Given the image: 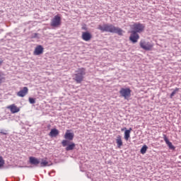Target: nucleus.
Wrapping results in <instances>:
<instances>
[{
    "label": "nucleus",
    "instance_id": "5",
    "mask_svg": "<svg viewBox=\"0 0 181 181\" xmlns=\"http://www.w3.org/2000/svg\"><path fill=\"white\" fill-rule=\"evenodd\" d=\"M62 23V18L59 16H55L51 21V26L52 28H58Z\"/></svg>",
    "mask_w": 181,
    "mask_h": 181
},
{
    "label": "nucleus",
    "instance_id": "9",
    "mask_svg": "<svg viewBox=\"0 0 181 181\" xmlns=\"http://www.w3.org/2000/svg\"><path fill=\"white\" fill-rule=\"evenodd\" d=\"M43 50H44L43 46L37 45L33 52V54L35 56H40V54H43Z\"/></svg>",
    "mask_w": 181,
    "mask_h": 181
},
{
    "label": "nucleus",
    "instance_id": "24",
    "mask_svg": "<svg viewBox=\"0 0 181 181\" xmlns=\"http://www.w3.org/2000/svg\"><path fill=\"white\" fill-rule=\"evenodd\" d=\"M5 162L4 161V158H2V156H0V168H2Z\"/></svg>",
    "mask_w": 181,
    "mask_h": 181
},
{
    "label": "nucleus",
    "instance_id": "14",
    "mask_svg": "<svg viewBox=\"0 0 181 181\" xmlns=\"http://www.w3.org/2000/svg\"><path fill=\"white\" fill-rule=\"evenodd\" d=\"M163 140L165 141L166 145H168V148L174 151L175 147L173 144H172V142L169 141V139H168V137L166 136V134H163Z\"/></svg>",
    "mask_w": 181,
    "mask_h": 181
},
{
    "label": "nucleus",
    "instance_id": "18",
    "mask_svg": "<svg viewBox=\"0 0 181 181\" xmlns=\"http://www.w3.org/2000/svg\"><path fill=\"white\" fill-rule=\"evenodd\" d=\"M116 144L117 145V148H121L122 146V139L121 136L118 135L116 139Z\"/></svg>",
    "mask_w": 181,
    "mask_h": 181
},
{
    "label": "nucleus",
    "instance_id": "25",
    "mask_svg": "<svg viewBox=\"0 0 181 181\" xmlns=\"http://www.w3.org/2000/svg\"><path fill=\"white\" fill-rule=\"evenodd\" d=\"M0 134H2L3 135H6L8 133L6 132V130H1Z\"/></svg>",
    "mask_w": 181,
    "mask_h": 181
},
{
    "label": "nucleus",
    "instance_id": "12",
    "mask_svg": "<svg viewBox=\"0 0 181 181\" xmlns=\"http://www.w3.org/2000/svg\"><path fill=\"white\" fill-rule=\"evenodd\" d=\"M91 37H93V35H91V33L88 32L82 33V39L83 40H85V42H88L91 40Z\"/></svg>",
    "mask_w": 181,
    "mask_h": 181
},
{
    "label": "nucleus",
    "instance_id": "3",
    "mask_svg": "<svg viewBox=\"0 0 181 181\" xmlns=\"http://www.w3.org/2000/svg\"><path fill=\"white\" fill-rule=\"evenodd\" d=\"M145 30V25L139 23H136L132 25V32H135V33H142Z\"/></svg>",
    "mask_w": 181,
    "mask_h": 181
},
{
    "label": "nucleus",
    "instance_id": "21",
    "mask_svg": "<svg viewBox=\"0 0 181 181\" xmlns=\"http://www.w3.org/2000/svg\"><path fill=\"white\" fill-rule=\"evenodd\" d=\"M5 74L3 73H0V84H2L5 81Z\"/></svg>",
    "mask_w": 181,
    "mask_h": 181
},
{
    "label": "nucleus",
    "instance_id": "20",
    "mask_svg": "<svg viewBox=\"0 0 181 181\" xmlns=\"http://www.w3.org/2000/svg\"><path fill=\"white\" fill-rule=\"evenodd\" d=\"M146 151H148V146L144 145L141 148L140 152L142 155H145V153H146Z\"/></svg>",
    "mask_w": 181,
    "mask_h": 181
},
{
    "label": "nucleus",
    "instance_id": "4",
    "mask_svg": "<svg viewBox=\"0 0 181 181\" xmlns=\"http://www.w3.org/2000/svg\"><path fill=\"white\" fill-rule=\"evenodd\" d=\"M121 97H124V100H129L131 97V89L129 88H122L119 90Z\"/></svg>",
    "mask_w": 181,
    "mask_h": 181
},
{
    "label": "nucleus",
    "instance_id": "7",
    "mask_svg": "<svg viewBox=\"0 0 181 181\" xmlns=\"http://www.w3.org/2000/svg\"><path fill=\"white\" fill-rule=\"evenodd\" d=\"M69 141L67 140H63L62 141V146L66 147V151H73V149H74V148H76V144L71 142L70 144H69Z\"/></svg>",
    "mask_w": 181,
    "mask_h": 181
},
{
    "label": "nucleus",
    "instance_id": "19",
    "mask_svg": "<svg viewBox=\"0 0 181 181\" xmlns=\"http://www.w3.org/2000/svg\"><path fill=\"white\" fill-rule=\"evenodd\" d=\"M40 163L41 168H45V166H49V161L45 159H42V161H40Z\"/></svg>",
    "mask_w": 181,
    "mask_h": 181
},
{
    "label": "nucleus",
    "instance_id": "23",
    "mask_svg": "<svg viewBox=\"0 0 181 181\" xmlns=\"http://www.w3.org/2000/svg\"><path fill=\"white\" fill-rule=\"evenodd\" d=\"M29 103L30 104H35L36 103V100L33 98H29Z\"/></svg>",
    "mask_w": 181,
    "mask_h": 181
},
{
    "label": "nucleus",
    "instance_id": "6",
    "mask_svg": "<svg viewBox=\"0 0 181 181\" xmlns=\"http://www.w3.org/2000/svg\"><path fill=\"white\" fill-rule=\"evenodd\" d=\"M140 47H141V49H143L144 50H151V49L153 47V45L149 42L141 40L140 41Z\"/></svg>",
    "mask_w": 181,
    "mask_h": 181
},
{
    "label": "nucleus",
    "instance_id": "26",
    "mask_svg": "<svg viewBox=\"0 0 181 181\" xmlns=\"http://www.w3.org/2000/svg\"><path fill=\"white\" fill-rule=\"evenodd\" d=\"M82 30H87V27L83 26V27H82Z\"/></svg>",
    "mask_w": 181,
    "mask_h": 181
},
{
    "label": "nucleus",
    "instance_id": "8",
    "mask_svg": "<svg viewBox=\"0 0 181 181\" xmlns=\"http://www.w3.org/2000/svg\"><path fill=\"white\" fill-rule=\"evenodd\" d=\"M139 40V35L134 31H131V35L129 37V40L132 42V43H136Z\"/></svg>",
    "mask_w": 181,
    "mask_h": 181
},
{
    "label": "nucleus",
    "instance_id": "13",
    "mask_svg": "<svg viewBox=\"0 0 181 181\" xmlns=\"http://www.w3.org/2000/svg\"><path fill=\"white\" fill-rule=\"evenodd\" d=\"M29 162L30 165H34V166H37L40 163V160L36 157H30Z\"/></svg>",
    "mask_w": 181,
    "mask_h": 181
},
{
    "label": "nucleus",
    "instance_id": "22",
    "mask_svg": "<svg viewBox=\"0 0 181 181\" xmlns=\"http://www.w3.org/2000/svg\"><path fill=\"white\" fill-rule=\"evenodd\" d=\"M179 91V88H176L170 94V98H173V97H175V95L176 94V93H177Z\"/></svg>",
    "mask_w": 181,
    "mask_h": 181
},
{
    "label": "nucleus",
    "instance_id": "16",
    "mask_svg": "<svg viewBox=\"0 0 181 181\" xmlns=\"http://www.w3.org/2000/svg\"><path fill=\"white\" fill-rule=\"evenodd\" d=\"M49 136L55 137L57 136V135H59V130L57 129H51V132L49 134Z\"/></svg>",
    "mask_w": 181,
    "mask_h": 181
},
{
    "label": "nucleus",
    "instance_id": "2",
    "mask_svg": "<svg viewBox=\"0 0 181 181\" xmlns=\"http://www.w3.org/2000/svg\"><path fill=\"white\" fill-rule=\"evenodd\" d=\"M84 76H86V69L80 68L76 71V74L74 75V80H75L76 83H81V81H83Z\"/></svg>",
    "mask_w": 181,
    "mask_h": 181
},
{
    "label": "nucleus",
    "instance_id": "27",
    "mask_svg": "<svg viewBox=\"0 0 181 181\" xmlns=\"http://www.w3.org/2000/svg\"><path fill=\"white\" fill-rule=\"evenodd\" d=\"M2 63H4V61L2 59H0V66L2 65Z\"/></svg>",
    "mask_w": 181,
    "mask_h": 181
},
{
    "label": "nucleus",
    "instance_id": "11",
    "mask_svg": "<svg viewBox=\"0 0 181 181\" xmlns=\"http://www.w3.org/2000/svg\"><path fill=\"white\" fill-rule=\"evenodd\" d=\"M7 108L10 110L11 114H16V112H19V111H21V109L18 107L15 104L8 106Z\"/></svg>",
    "mask_w": 181,
    "mask_h": 181
},
{
    "label": "nucleus",
    "instance_id": "1",
    "mask_svg": "<svg viewBox=\"0 0 181 181\" xmlns=\"http://www.w3.org/2000/svg\"><path fill=\"white\" fill-rule=\"evenodd\" d=\"M98 29L102 33L109 32L110 33H117L119 36H122V29L115 27L112 24H103V25H99L98 26Z\"/></svg>",
    "mask_w": 181,
    "mask_h": 181
},
{
    "label": "nucleus",
    "instance_id": "15",
    "mask_svg": "<svg viewBox=\"0 0 181 181\" xmlns=\"http://www.w3.org/2000/svg\"><path fill=\"white\" fill-rule=\"evenodd\" d=\"M64 138L69 141H73V139L74 138V133H70L69 132V130H67L65 133Z\"/></svg>",
    "mask_w": 181,
    "mask_h": 181
},
{
    "label": "nucleus",
    "instance_id": "10",
    "mask_svg": "<svg viewBox=\"0 0 181 181\" xmlns=\"http://www.w3.org/2000/svg\"><path fill=\"white\" fill-rule=\"evenodd\" d=\"M28 93H29V88L28 87H23L22 90L17 93L18 97H25Z\"/></svg>",
    "mask_w": 181,
    "mask_h": 181
},
{
    "label": "nucleus",
    "instance_id": "17",
    "mask_svg": "<svg viewBox=\"0 0 181 181\" xmlns=\"http://www.w3.org/2000/svg\"><path fill=\"white\" fill-rule=\"evenodd\" d=\"M132 131V128H129V130H126L124 132V139L125 141H128L129 139V136H131V132Z\"/></svg>",
    "mask_w": 181,
    "mask_h": 181
}]
</instances>
